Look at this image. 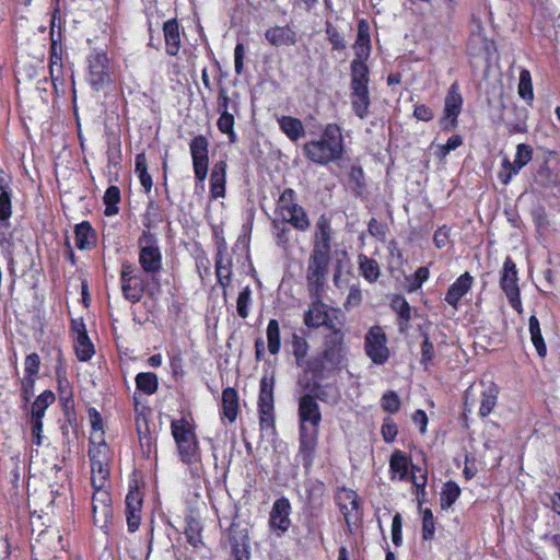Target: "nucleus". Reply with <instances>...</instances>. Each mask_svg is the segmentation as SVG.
<instances>
[{"label": "nucleus", "instance_id": "nucleus-1", "mask_svg": "<svg viewBox=\"0 0 560 560\" xmlns=\"http://www.w3.org/2000/svg\"><path fill=\"white\" fill-rule=\"evenodd\" d=\"M345 152L342 130L337 124H327L319 138L303 145L304 155L313 163L328 165L342 159Z\"/></svg>", "mask_w": 560, "mask_h": 560}, {"label": "nucleus", "instance_id": "nucleus-2", "mask_svg": "<svg viewBox=\"0 0 560 560\" xmlns=\"http://www.w3.org/2000/svg\"><path fill=\"white\" fill-rule=\"evenodd\" d=\"M300 420V450L312 454L318 440V427L322 413L316 399L311 395H303L299 401Z\"/></svg>", "mask_w": 560, "mask_h": 560}, {"label": "nucleus", "instance_id": "nucleus-3", "mask_svg": "<svg viewBox=\"0 0 560 560\" xmlns=\"http://www.w3.org/2000/svg\"><path fill=\"white\" fill-rule=\"evenodd\" d=\"M171 429L182 460L188 465L199 462L198 442L191 425L180 419L172 421Z\"/></svg>", "mask_w": 560, "mask_h": 560}, {"label": "nucleus", "instance_id": "nucleus-4", "mask_svg": "<svg viewBox=\"0 0 560 560\" xmlns=\"http://www.w3.org/2000/svg\"><path fill=\"white\" fill-rule=\"evenodd\" d=\"M100 435L90 441L89 457L91 462V483L98 487L107 483L109 477L110 450Z\"/></svg>", "mask_w": 560, "mask_h": 560}, {"label": "nucleus", "instance_id": "nucleus-5", "mask_svg": "<svg viewBox=\"0 0 560 560\" xmlns=\"http://www.w3.org/2000/svg\"><path fill=\"white\" fill-rule=\"evenodd\" d=\"M369 74L361 67L354 69V74H351L350 84V104L354 115L360 119H366L370 114V91H369Z\"/></svg>", "mask_w": 560, "mask_h": 560}, {"label": "nucleus", "instance_id": "nucleus-6", "mask_svg": "<svg viewBox=\"0 0 560 560\" xmlns=\"http://www.w3.org/2000/svg\"><path fill=\"white\" fill-rule=\"evenodd\" d=\"M273 377L264 376L260 380L258 411L260 429L266 434L275 433V399H273Z\"/></svg>", "mask_w": 560, "mask_h": 560}, {"label": "nucleus", "instance_id": "nucleus-7", "mask_svg": "<svg viewBox=\"0 0 560 560\" xmlns=\"http://www.w3.org/2000/svg\"><path fill=\"white\" fill-rule=\"evenodd\" d=\"M295 192L285 189L279 197L277 211L281 219L300 231H306L311 223L304 209L294 201Z\"/></svg>", "mask_w": 560, "mask_h": 560}, {"label": "nucleus", "instance_id": "nucleus-8", "mask_svg": "<svg viewBox=\"0 0 560 560\" xmlns=\"http://www.w3.org/2000/svg\"><path fill=\"white\" fill-rule=\"evenodd\" d=\"M139 264L147 273H156L162 268V254L154 234L144 231L138 240Z\"/></svg>", "mask_w": 560, "mask_h": 560}, {"label": "nucleus", "instance_id": "nucleus-9", "mask_svg": "<svg viewBox=\"0 0 560 560\" xmlns=\"http://www.w3.org/2000/svg\"><path fill=\"white\" fill-rule=\"evenodd\" d=\"M330 254H324L319 250H312L308 259L306 281L308 289L318 294L325 284L328 273Z\"/></svg>", "mask_w": 560, "mask_h": 560}, {"label": "nucleus", "instance_id": "nucleus-10", "mask_svg": "<svg viewBox=\"0 0 560 560\" xmlns=\"http://www.w3.org/2000/svg\"><path fill=\"white\" fill-rule=\"evenodd\" d=\"M89 82L95 91H101L112 82V70L107 55L102 50H93L88 58Z\"/></svg>", "mask_w": 560, "mask_h": 560}, {"label": "nucleus", "instance_id": "nucleus-11", "mask_svg": "<svg viewBox=\"0 0 560 560\" xmlns=\"http://www.w3.org/2000/svg\"><path fill=\"white\" fill-rule=\"evenodd\" d=\"M517 281L516 265L510 257H506L501 272L500 285L511 306L521 314L523 312V306Z\"/></svg>", "mask_w": 560, "mask_h": 560}, {"label": "nucleus", "instance_id": "nucleus-12", "mask_svg": "<svg viewBox=\"0 0 560 560\" xmlns=\"http://www.w3.org/2000/svg\"><path fill=\"white\" fill-rule=\"evenodd\" d=\"M365 353L374 364L382 365L389 358L387 337L382 327L373 326L365 335Z\"/></svg>", "mask_w": 560, "mask_h": 560}, {"label": "nucleus", "instance_id": "nucleus-13", "mask_svg": "<svg viewBox=\"0 0 560 560\" xmlns=\"http://www.w3.org/2000/svg\"><path fill=\"white\" fill-rule=\"evenodd\" d=\"M532 158L533 149L525 143H520L516 148L513 162H511L508 156L503 158L501 170L498 173L500 182L503 185H508L512 178L530 162Z\"/></svg>", "mask_w": 560, "mask_h": 560}, {"label": "nucleus", "instance_id": "nucleus-14", "mask_svg": "<svg viewBox=\"0 0 560 560\" xmlns=\"http://www.w3.org/2000/svg\"><path fill=\"white\" fill-rule=\"evenodd\" d=\"M463 107V97L457 83H453L444 100L443 116L440 119L442 129L451 131L457 127V117Z\"/></svg>", "mask_w": 560, "mask_h": 560}, {"label": "nucleus", "instance_id": "nucleus-15", "mask_svg": "<svg viewBox=\"0 0 560 560\" xmlns=\"http://www.w3.org/2000/svg\"><path fill=\"white\" fill-rule=\"evenodd\" d=\"M208 140L203 136L195 137L189 143V151L192 159L195 177L199 183H203L208 175L209 156Z\"/></svg>", "mask_w": 560, "mask_h": 560}, {"label": "nucleus", "instance_id": "nucleus-16", "mask_svg": "<svg viewBox=\"0 0 560 560\" xmlns=\"http://www.w3.org/2000/svg\"><path fill=\"white\" fill-rule=\"evenodd\" d=\"M355 58L351 62V74H354V69L361 67L369 74V68L365 61L371 52L370 27L366 21L361 20L358 24V35L353 45Z\"/></svg>", "mask_w": 560, "mask_h": 560}, {"label": "nucleus", "instance_id": "nucleus-17", "mask_svg": "<svg viewBox=\"0 0 560 560\" xmlns=\"http://www.w3.org/2000/svg\"><path fill=\"white\" fill-rule=\"evenodd\" d=\"M290 514L291 504L287 498L282 497L273 502L269 516V526L271 530L276 532L278 537L282 536L290 528Z\"/></svg>", "mask_w": 560, "mask_h": 560}, {"label": "nucleus", "instance_id": "nucleus-18", "mask_svg": "<svg viewBox=\"0 0 560 560\" xmlns=\"http://www.w3.org/2000/svg\"><path fill=\"white\" fill-rule=\"evenodd\" d=\"M346 358V347L343 343V335L336 330L332 336L327 340L323 360L331 368L339 366Z\"/></svg>", "mask_w": 560, "mask_h": 560}, {"label": "nucleus", "instance_id": "nucleus-19", "mask_svg": "<svg viewBox=\"0 0 560 560\" xmlns=\"http://www.w3.org/2000/svg\"><path fill=\"white\" fill-rule=\"evenodd\" d=\"M472 283L474 278L469 272L460 275L448 288L445 294V302L454 310H457L459 301L469 292Z\"/></svg>", "mask_w": 560, "mask_h": 560}, {"label": "nucleus", "instance_id": "nucleus-20", "mask_svg": "<svg viewBox=\"0 0 560 560\" xmlns=\"http://www.w3.org/2000/svg\"><path fill=\"white\" fill-rule=\"evenodd\" d=\"M266 39L276 47L291 46L295 44L296 36L289 26H273L266 31Z\"/></svg>", "mask_w": 560, "mask_h": 560}, {"label": "nucleus", "instance_id": "nucleus-21", "mask_svg": "<svg viewBox=\"0 0 560 560\" xmlns=\"http://www.w3.org/2000/svg\"><path fill=\"white\" fill-rule=\"evenodd\" d=\"M336 499L346 522L349 523L351 514L358 511V494L351 489L341 488L338 490Z\"/></svg>", "mask_w": 560, "mask_h": 560}, {"label": "nucleus", "instance_id": "nucleus-22", "mask_svg": "<svg viewBox=\"0 0 560 560\" xmlns=\"http://www.w3.org/2000/svg\"><path fill=\"white\" fill-rule=\"evenodd\" d=\"M166 52L176 56L180 49V33L176 20H168L163 25Z\"/></svg>", "mask_w": 560, "mask_h": 560}, {"label": "nucleus", "instance_id": "nucleus-23", "mask_svg": "<svg viewBox=\"0 0 560 560\" xmlns=\"http://www.w3.org/2000/svg\"><path fill=\"white\" fill-rule=\"evenodd\" d=\"M328 319L327 305L315 300L308 307V311L304 315V323L307 327H320L326 324Z\"/></svg>", "mask_w": 560, "mask_h": 560}, {"label": "nucleus", "instance_id": "nucleus-24", "mask_svg": "<svg viewBox=\"0 0 560 560\" xmlns=\"http://www.w3.org/2000/svg\"><path fill=\"white\" fill-rule=\"evenodd\" d=\"M410 460L400 450H396L389 459L390 479L404 480L408 476Z\"/></svg>", "mask_w": 560, "mask_h": 560}, {"label": "nucleus", "instance_id": "nucleus-25", "mask_svg": "<svg viewBox=\"0 0 560 560\" xmlns=\"http://www.w3.org/2000/svg\"><path fill=\"white\" fill-rule=\"evenodd\" d=\"M280 130L291 140L298 141L305 135L302 121L291 116H281L277 119Z\"/></svg>", "mask_w": 560, "mask_h": 560}, {"label": "nucleus", "instance_id": "nucleus-26", "mask_svg": "<svg viewBox=\"0 0 560 560\" xmlns=\"http://www.w3.org/2000/svg\"><path fill=\"white\" fill-rule=\"evenodd\" d=\"M226 164L220 161L214 164L211 173V196L214 199L225 195Z\"/></svg>", "mask_w": 560, "mask_h": 560}, {"label": "nucleus", "instance_id": "nucleus-27", "mask_svg": "<svg viewBox=\"0 0 560 560\" xmlns=\"http://www.w3.org/2000/svg\"><path fill=\"white\" fill-rule=\"evenodd\" d=\"M74 243L78 249H91L95 244V233L89 222H82L74 228Z\"/></svg>", "mask_w": 560, "mask_h": 560}, {"label": "nucleus", "instance_id": "nucleus-28", "mask_svg": "<svg viewBox=\"0 0 560 560\" xmlns=\"http://www.w3.org/2000/svg\"><path fill=\"white\" fill-rule=\"evenodd\" d=\"M222 409L224 418L230 422H234L236 420L238 413V395L234 388L228 387L223 390Z\"/></svg>", "mask_w": 560, "mask_h": 560}, {"label": "nucleus", "instance_id": "nucleus-29", "mask_svg": "<svg viewBox=\"0 0 560 560\" xmlns=\"http://www.w3.org/2000/svg\"><path fill=\"white\" fill-rule=\"evenodd\" d=\"M483 386L485 389L482 390L479 415L481 417H487L492 412L497 405L499 389L493 382H489L488 384L483 383Z\"/></svg>", "mask_w": 560, "mask_h": 560}, {"label": "nucleus", "instance_id": "nucleus-30", "mask_svg": "<svg viewBox=\"0 0 560 560\" xmlns=\"http://www.w3.org/2000/svg\"><path fill=\"white\" fill-rule=\"evenodd\" d=\"M313 250L330 254V226L325 219L317 222Z\"/></svg>", "mask_w": 560, "mask_h": 560}, {"label": "nucleus", "instance_id": "nucleus-31", "mask_svg": "<svg viewBox=\"0 0 560 560\" xmlns=\"http://www.w3.org/2000/svg\"><path fill=\"white\" fill-rule=\"evenodd\" d=\"M55 399L51 390H44L32 405L31 420L43 421L46 409L54 404Z\"/></svg>", "mask_w": 560, "mask_h": 560}, {"label": "nucleus", "instance_id": "nucleus-32", "mask_svg": "<svg viewBox=\"0 0 560 560\" xmlns=\"http://www.w3.org/2000/svg\"><path fill=\"white\" fill-rule=\"evenodd\" d=\"M358 262L360 273L368 282L373 283L378 279L381 269L376 260L365 255H359Z\"/></svg>", "mask_w": 560, "mask_h": 560}, {"label": "nucleus", "instance_id": "nucleus-33", "mask_svg": "<svg viewBox=\"0 0 560 560\" xmlns=\"http://www.w3.org/2000/svg\"><path fill=\"white\" fill-rule=\"evenodd\" d=\"M215 272L220 285L226 288L230 284L232 276L231 259L222 252H219L217 255Z\"/></svg>", "mask_w": 560, "mask_h": 560}, {"label": "nucleus", "instance_id": "nucleus-34", "mask_svg": "<svg viewBox=\"0 0 560 560\" xmlns=\"http://www.w3.org/2000/svg\"><path fill=\"white\" fill-rule=\"evenodd\" d=\"M92 487L94 488L92 508L95 506V504H98L102 518L106 517L107 515H112L110 497L106 490V485L98 487V485L92 483Z\"/></svg>", "mask_w": 560, "mask_h": 560}, {"label": "nucleus", "instance_id": "nucleus-35", "mask_svg": "<svg viewBox=\"0 0 560 560\" xmlns=\"http://www.w3.org/2000/svg\"><path fill=\"white\" fill-rule=\"evenodd\" d=\"M529 332L532 342L540 358L546 357L547 349L544 341V338L541 336L540 326L537 317L535 315H532L529 317Z\"/></svg>", "mask_w": 560, "mask_h": 560}, {"label": "nucleus", "instance_id": "nucleus-36", "mask_svg": "<svg viewBox=\"0 0 560 560\" xmlns=\"http://www.w3.org/2000/svg\"><path fill=\"white\" fill-rule=\"evenodd\" d=\"M75 354L80 361L90 360L95 353L88 334H80L74 339Z\"/></svg>", "mask_w": 560, "mask_h": 560}, {"label": "nucleus", "instance_id": "nucleus-37", "mask_svg": "<svg viewBox=\"0 0 560 560\" xmlns=\"http://www.w3.org/2000/svg\"><path fill=\"white\" fill-rule=\"evenodd\" d=\"M268 350L271 354H278L281 347L280 327L277 319H270L267 326Z\"/></svg>", "mask_w": 560, "mask_h": 560}, {"label": "nucleus", "instance_id": "nucleus-38", "mask_svg": "<svg viewBox=\"0 0 560 560\" xmlns=\"http://www.w3.org/2000/svg\"><path fill=\"white\" fill-rule=\"evenodd\" d=\"M460 495V488L454 481L444 483L441 491V508L443 510L451 508Z\"/></svg>", "mask_w": 560, "mask_h": 560}, {"label": "nucleus", "instance_id": "nucleus-39", "mask_svg": "<svg viewBox=\"0 0 560 560\" xmlns=\"http://www.w3.org/2000/svg\"><path fill=\"white\" fill-rule=\"evenodd\" d=\"M158 377L152 372L139 373L136 377L137 388L147 395H152L158 389Z\"/></svg>", "mask_w": 560, "mask_h": 560}, {"label": "nucleus", "instance_id": "nucleus-40", "mask_svg": "<svg viewBox=\"0 0 560 560\" xmlns=\"http://www.w3.org/2000/svg\"><path fill=\"white\" fill-rule=\"evenodd\" d=\"M234 116L228 110L222 109L218 119V128L222 133L228 135L230 142H236L237 136L234 131Z\"/></svg>", "mask_w": 560, "mask_h": 560}, {"label": "nucleus", "instance_id": "nucleus-41", "mask_svg": "<svg viewBox=\"0 0 560 560\" xmlns=\"http://www.w3.org/2000/svg\"><path fill=\"white\" fill-rule=\"evenodd\" d=\"M518 94L528 104L534 100L532 75L528 70H522L520 73Z\"/></svg>", "mask_w": 560, "mask_h": 560}, {"label": "nucleus", "instance_id": "nucleus-42", "mask_svg": "<svg viewBox=\"0 0 560 560\" xmlns=\"http://www.w3.org/2000/svg\"><path fill=\"white\" fill-rule=\"evenodd\" d=\"M121 289L124 296L131 303L140 301L143 290L139 278L121 283Z\"/></svg>", "mask_w": 560, "mask_h": 560}, {"label": "nucleus", "instance_id": "nucleus-43", "mask_svg": "<svg viewBox=\"0 0 560 560\" xmlns=\"http://www.w3.org/2000/svg\"><path fill=\"white\" fill-rule=\"evenodd\" d=\"M11 196L9 187L0 180V221L4 222L11 217Z\"/></svg>", "mask_w": 560, "mask_h": 560}, {"label": "nucleus", "instance_id": "nucleus-44", "mask_svg": "<svg viewBox=\"0 0 560 560\" xmlns=\"http://www.w3.org/2000/svg\"><path fill=\"white\" fill-rule=\"evenodd\" d=\"M476 27L477 30L471 33L468 42L471 54H476L482 49H488V40L480 23H478Z\"/></svg>", "mask_w": 560, "mask_h": 560}, {"label": "nucleus", "instance_id": "nucleus-45", "mask_svg": "<svg viewBox=\"0 0 560 560\" xmlns=\"http://www.w3.org/2000/svg\"><path fill=\"white\" fill-rule=\"evenodd\" d=\"M293 355L296 360V364L302 366L305 362L307 352H308V343L307 341L298 335L293 336L292 340Z\"/></svg>", "mask_w": 560, "mask_h": 560}, {"label": "nucleus", "instance_id": "nucleus-46", "mask_svg": "<svg viewBox=\"0 0 560 560\" xmlns=\"http://www.w3.org/2000/svg\"><path fill=\"white\" fill-rule=\"evenodd\" d=\"M390 307L398 314V316L405 322L410 319V305L407 300L401 295H394L390 300Z\"/></svg>", "mask_w": 560, "mask_h": 560}, {"label": "nucleus", "instance_id": "nucleus-47", "mask_svg": "<svg viewBox=\"0 0 560 560\" xmlns=\"http://www.w3.org/2000/svg\"><path fill=\"white\" fill-rule=\"evenodd\" d=\"M120 200V191L116 186H109L104 195V202L107 206L105 213L112 215L117 213L118 209L115 207Z\"/></svg>", "mask_w": 560, "mask_h": 560}, {"label": "nucleus", "instance_id": "nucleus-48", "mask_svg": "<svg viewBox=\"0 0 560 560\" xmlns=\"http://www.w3.org/2000/svg\"><path fill=\"white\" fill-rule=\"evenodd\" d=\"M463 144V138L459 135L452 136L448 138L445 144H438L435 155L443 160L450 152L456 150Z\"/></svg>", "mask_w": 560, "mask_h": 560}, {"label": "nucleus", "instance_id": "nucleus-49", "mask_svg": "<svg viewBox=\"0 0 560 560\" xmlns=\"http://www.w3.org/2000/svg\"><path fill=\"white\" fill-rule=\"evenodd\" d=\"M55 44L56 42L52 39V50L50 55V63H49V72L51 80L54 82V86L57 85V81L60 79L62 74V63H61V57L58 55L55 50Z\"/></svg>", "mask_w": 560, "mask_h": 560}, {"label": "nucleus", "instance_id": "nucleus-50", "mask_svg": "<svg viewBox=\"0 0 560 560\" xmlns=\"http://www.w3.org/2000/svg\"><path fill=\"white\" fill-rule=\"evenodd\" d=\"M90 422L92 427V433L90 436V441L95 436L100 435L98 440H104V430H103V419L98 411L94 408L89 410Z\"/></svg>", "mask_w": 560, "mask_h": 560}, {"label": "nucleus", "instance_id": "nucleus-51", "mask_svg": "<svg viewBox=\"0 0 560 560\" xmlns=\"http://www.w3.org/2000/svg\"><path fill=\"white\" fill-rule=\"evenodd\" d=\"M434 517L430 509L422 511V537L425 540H430L434 536Z\"/></svg>", "mask_w": 560, "mask_h": 560}, {"label": "nucleus", "instance_id": "nucleus-52", "mask_svg": "<svg viewBox=\"0 0 560 560\" xmlns=\"http://www.w3.org/2000/svg\"><path fill=\"white\" fill-rule=\"evenodd\" d=\"M250 289L248 287L244 288L237 298L236 301V311L240 317L246 318L248 316V306L250 303Z\"/></svg>", "mask_w": 560, "mask_h": 560}, {"label": "nucleus", "instance_id": "nucleus-53", "mask_svg": "<svg viewBox=\"0 0 560 560\" xmlns=\"http://www.w3.org/2000/svg\"><path fill=\"white\" fill-rule=\"evenodd\" d=\"M381 405L385 411L395 413L400 408V399L395 392H388L383 395Z\"/></svg>", "mask_w": 560, "mask_h": 560}, {"label": "nucleus", "instance_id": "nucleus-54", "mask_svg": "<svg viewBox=\"0 0 560 560\" xmlns=\"http://www.w3.org/2000/svg\"><path fill=\"white\" fill-rule=\"evenodd\" d=\"M430 271L427 267H420L413 275V280L409 285V291H417L429 279Z\"/></svg>", "mask_w": 560, "mask_h": 560}, {"label": "nucleus", "instance_id": "nucleus-55", "mask_svg": "<svg viewBox=\"0 0 560 560\" xmlns=\"http://www.w3.org/2000/svg\"><path fill=\"white\" fill-rule=\"evenodd\" d=\"M433 357H434L433 343L429 340L428 337H425V339L421 346V360H420L421 364H423L424 368L428 369L430 363L432 362Z\"/></svg>", "mask_w": 560, "mask_h": 560}, {"label": "nucleus", "instance_id": "nucleus-56", "mask_svg": "<svg viewBox=\"0 0 560 560\" xmlns=\"http://www.w3.org/2000/svg\"><path fill=\"white\" fill-rule=\"evenodd\" d=\"M142 497L140 491L131 490L126 497V510L127 511H141Z\"/></svg>", "mask_w": 560, "mask_h": 560}, {"label": "nucleus", "instance_id": "nucleus-57", "mask_svg": "<svg viewBox=\"0 0 560 560\" xmlns=\"http://www.w3.org/2000/svg\"><path fill=\"white\" fill-rule=\"evenodd\" d=\"M397 432L398 431L395 422L390 418L385 419L382 425V435L384 441L387 443L393 442L397 435Z\"/></svg>", "mask_w": 560, "mask_h": 560}, {"label": "nucleus", "instance_id": "nucleus-58", "mask_svg": "<svg viewBox=\"0 0 560 560\" xmlns=\"http://www.w3.org/2000/svg\"><path fill=\"white\" fill-rule=\"evenodd\" d=\"M25 373L30 376L36 375L39 371L40 360L38 354L31 353L26 357L25 362Z\"/></svg>", "mask_w": 560, "mask_h": 560}, {"label": "nucleus", "instance_id": "nucleus-59", "mask_svg": "<svg viewBox=\"0 0 560 560\" xmlns=\"http://www.w3.org/2000/svg\"><path fill=\"white\" fill-rule=\"evenodd\" d=\"M450 241V229L444 225L439 228L433 236V242L438 248H443L448 244Z\"/></svg>", "mask_w": 560, "mask_h": 560}, {"label": "nucleus", "instance_id": "nucleus-60", "mask_svg": "<svg viewBox=\"0 0 560 560\" xmlns=\"http://www.w3.org/2000/svg\"><path fill=\"white\" fill-rule=\"evenodd\" d=\"M413 116L418 120L430 121L433 118V112L429 106L424 104H419L415 106Z\"/></svg>", "mask_w": 560, "mask_h": 560}, {"label": "nucleus", "instance_id": "nucleus-61", "mask_svg": "<svg viewBox=\"0 0 560 560\" xmlns=\"http://www.w3.org/2000/svg\"><path fill=\"white\" fill-rule=\"evenodd\" d=\"M392 539L396 546L401 544V517L399 514H396L392 522Z\"/></svg>", "mask_w": 560, "mask_h": 560}, {"label": "nucleus", "instance_id": "nucleus-62", "mask_svg": "<svg viewBox=\"0 0 560 560\" xmlns=\"http://www.w3.org/2000/svg\"><path fill=\"white\" fill-rule=\"evenodd\" d=\"M245 56V47L242 43H238L234 49V68L237 74L243 72V59Z\"/></svg>", "mask_w": 560, "mask_h": 560}, {"label": "nucleus", "instance_id": "nucleus-63", "mask_svg": "<svg viewBox=\"0 0 560 560\" xmlns=\"http://www.w3.org/2000/svg\"><path fill=\"white\" fill-rule=\"evenodd\" d=\"M31 431H32V438L33 442L40 446L43 444V421H35L31 420Z\"/></svg>", "mask_w": 560, "mask_h": 560}, {"label": "nucleus", "instance_id": "nucleus-64", "mask_svg": "<svg viewBox=\"0 0 560 560\" xmlns=\"http://www.w3.org/2000/svg\"><path fill=\"white\" fill-rule=\"evenodd\" d=\"M327 35L334 49L340 50L345 48V39L335 28L328 27Z\"/></svg>", "mask_w": 560, "mask_h": 560}]
</instances>
